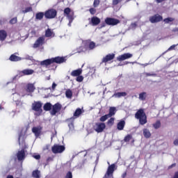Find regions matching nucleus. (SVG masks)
Returning a JSON list of instances; mask_svg holds the SVG:
<instances>
[{
	"instance_id": "37",
	"label": "nucleus",
	"mask_w": 178,
	"mask_h": 178,
	"mask_svg": "<svg viewBox=\"0 0 178 178\" xmlns=\"http://www.w3.org/2000/svg\"><path fill=\"white\" fill-rule=\"evenodd\" d=\"M86 44L88 45L89 49H94L95 48V42L88 41Z\"/></svg>"
},
{
	"instance_id": "63",
	"label": "nucleus",
	"mask_w": 178,
	"mask_h": 178,
	"mask_svg": "<svg viewBox=\"0 0 178 178\" xmlns=\"http://www.w3.org/2000/svg\"><path fill=\"white\" fill-rule=\"evenodd\" d=\"M18 140H19V145H20V140H22V136H21V135H19V138H18Z\"/></svg>"
},
{
	"instance_id": "32",
	"label": "nucleus",
	"mask_w": 178,
	"mask_h": 178,
	"mask_svg": "<svg viewBox=\"0 0 178 178\" xmlns=\"http://www.w3.org/2000/svg\"><path fill=\"white\" fill-rule=\"evenodd\" d=\"M143 136L145 137V138H149L151 137V132H149V130L147 129H143Z\"/></svg>"
},
{
	"instance_id": "26",
	"label": "nucleus",
	"mask_w": 178,
	"mask_h": 178,
	"mask_svg": "<svg viewBox=\"0 0 178 178\" xmlns=\"http://www.w3.org/2000/svg\"><path fill=\"white\" fill-rule=\"evenodd\" d=\"M7 36L8 33L5 31H0V41H5Z\"/></svg>"
},
{
	"instance_id": "56",
	"label": "nucleus",
	"mask_w": 178,
	"mask_h": 178,
	"mask_svg": "<svg viewBox=\"0 0 178 178\" xmlns=\"http://www.w3.org/2000/svg\"><path fill=\"white\" fill-rule=\"evenodd\" d=\"M138 65H140V66H144V67H145V66H148V65H151V63H145V64L138 63Z\"/></svg>"
},
{
	"instance_id": "53",
	"label": "nucleus",
	"mask_w": 178,
	"mask_h": 178,
	"mask_svg": "<svg viewBox=\"0 0 178 178\" xmlns=\"http://www.w3.org/2000/svg\"><path fill=\"white\" fill-rule=\"evenodd\" d=\"M22 59H26L27 60H33V56H26L25 58Z\"/></svg>"
},
{
	"instance_id": "7",
	"label": "nucleus",
	"mask_w": 178,
	"mask_h": 178,
	"mask_svg": "<svg viewBox=\"0 0 178 178\" xmlns=\"http://www.w3.org/2000/svg\"><path fill=\"white\" fill-rule=\"evenodd\" d=\"M45 44V36L39 37L33 45V48H40Z\"/></svg>"
},
{
	"instance_id": "58",
	"label": "nucleus",
	"mask_w": 178,
	"mask_h": 178,
	"mask_svg": "<svg viewBox=\"0 0 178 178\" xmlns=\"http://www.w3.org/2000/svg\"><path fill=\"white\" fill-rule=\"evenodd\" d=\"M176 166V163H173L168 167V169H172V168H175Z\"/></svg>"
},
{
	"instance_id": "46",
	"label": "nucleus",
	"mask_w": 178,
	"mask_h": 178,
	"mask_svg": "<svg viewBox=\"0 0 178 178\" xmlns=\"http://www.w3.org/2000/svg\"><path fill=\"white\" fill-rule=\"evenodd\" d=\"M16 23H17V18L16 17H14L10 20V24H16Z\"/></svg>"
},
{
	"instance_id": "52",
	"label": "nucleus",
	"mask_w": 178,
	"mask_h": 178,
	"mask_svg": "<svg viewBox=\"0 0 178 178\" xmlns=\"http://www.w3.org/2000/svg\"><path fill=\"white\" fill-rule=\"evenodd\" d=\"M122 0H113V5L115 6L118 5L120 2H121Z\"/></svg>"
},
{
	"instance_id": "10",
	"label": "nucleus",
	"mask_w": 178,
	"mask_h": 178,
	"mask_svg": "<svg viewBox=\"0 0 178 178\" xmlns=\"http://www.w3.org/2000/svg\"><path fill=\"white\" fill-rule=\"evenodd\" d=\"M62 109V105L59 103H57L54 104L52 106V110L50 112L51 116H55L58 113L60 112V110Z\"/></svg>"
},
{
	"instance_id": "54",
	"label": "nucleus",
	"mask_w": 178,
	"mask_h": 178,
	"mask_svg": "<svg viewBox=\"0 0 178 178\" xmlns=\"http://www.w3.org/2000/svg\"><path fill=\"white\" fill-rule=\"evenodd\" d=\"M33 158H35V159H41V156H40V154L38 155H33Z\"/></svg>"
},
{
	"instance_id": "11",
	"label": "nucleus",
	"mask_w": 178,
	"mask_h": 178,
	"mask_svg": "<svg viewBox=\"0 0 178 178\" xmlns=\"http://www.w3.org/2000/svg\"><path fill=\"white\" fill-rule=\"evenodd\" d=\"M132 57H133V54L130 53H125L124 54L118 56L117 57V60H119V62H122L123 60H126V59H130V58H132Z\"/></svg>"
},
{
	"instance_id": "34",
	"label": "nucleus",
	"mask_w": 178,
	"mask_h": 178,
	"mask_svg": "<svg viewBox=\"0 0 178 178\" xmlns=\"http://www.w3.org/2000/svg\"><path fill=\"white\" fill-rule=\"evenodd\" d=\"M143 74L145 77H149V76L156 77L157 76V74L154 72H144L143 73Z\"/></svg>"
},
{
	"instance_id": "31",
	"label": "nucleus",
	"mask_w": 178,
	"mask_h": 178,
	"mask_svg": "<svg viewBox=\"0 0 178 178\" xmlns=\"http://www.w3.org/2000/svg\"><path fill=\"white\" fill-rule=\"evenodd\" d=\"M138 98H139L140 101H145V99H147V92H143L140 93Z\"/></svg>"
},
{
	"instance_id": "22",
	"label": "nucleus",
	"mask_w": 178,
	"mask_h": 178,
	"mask_svg": "<svg viewBox=\"0 0 178 178\" xmlns=\"http://www.w3.org/2000/svg\"><path fill=\"white\" fill-rule=\"evenodd\" d=\"M124 126H126V122L124 120H120L118 124H117V129L119 131L123 130L124 129Z\"/></svg>"
},
{
	"instance_id": "49",
	"label": "nucleus",
	"mask_w": 178,
	"mask_h": 178,
	"mask_svg": "<svg viewBox=\"0 0 178 178\" xmlns=\"http://www.w3.org/2000/svg\"><path fill=\"white\" fill-rule=\"evenodd\" d=\"M65 178H73V175L72 174V172L69 171L66 174Z\"/></svg>"
},
{
	"instance_id": "16",
	"label": "nucleus",
	"mask_w": 178,
	"mask_h": 178,
	"mask_svg": "<svg viewBox=\"0 0 178 178\" xmlns=\"http://www.w3.org/2000/svg\"><path fill=\"white\" fill-rule=\"evenodd\" d=\"M115 59V54H108L105 57H104L102 60V63H106L111 60Z\"/></svg>"
},
{
	"instance_id": "13",
	"label": "nucleus",
	"mask_w": 178,
	"mask_h": 178,
	"mask_svg": "<svg viewBox=\"0 0 178 178\" xmlns=\"http://www.w3.org/2000/svg\"><path fill=\"white\" fill-rule=\"evenodd\" d=\"M34 71L30 69H26L22 71H20L18 74L19 77H23V76H30V74H33Z\"/></svg>"
},
{
	"instance_id": "27",
	"label": "nucleus",
	"mask_w": 178,
	"mask_h": 178,
	"mask_svg": "<svg viewBox=\"0 0 178 178\" xmlns=\"http://www.w3.org/2000/svg\"><path fill=\"white\" fill-rule=\"evenodd\" d=\"M22 58L15 54L11 55L10 57V60H11L12 62H19V60H22Z\"/></svg>"
},
{
	"instance_id": "51",
	"label": "nucleus",
	"mask_w": 178,
	"mask_h": 178,
	"mask_svg": "<svg viewBox=\"0 0 178 178\" xmlns=\"http://www.w3.org/2000/svg\"><path fill=\"white\" fill-rule=\"evenodd\" d=\"M176 47H177V44H173L170 47H169L167 51H173V49H175Z\"/></svg>"
},
{
	"instance_id": "25",
	"label": "nucleus",
	"mask_w": 178,
	"mask_h": 178,
	"mask_svg": "<svg viewBox=\"0 0 178 178\" xmlns=\"http://www.w3.org/2000/svg\"><path fill=\"white\" fill-rule=\"evenodd\" d=\"M75 119L76 118L74 117H72L71 118L67 120V122H70L68 123V127L70 130H73L74 129V124H73V122H74Z\"/></svg>"
},
{
	"instance_id": "20",
	"label": "nucleus",
	"mask_w": 178,
	"mask_h": 178,
	"mask_svg": "<svg viewBox=\"0 0 178 178\" xmlns=\"http://www.w3.org/2000/svg\"><path fill=\"white\" fill-rule=\"evenodd\" d=\"M126 95H127V93H126V92H115L111 96V98H122V97H126Z\"/></svg>"
},
{
	"instance_id": "9",
	"label": "nucleus",
	"mask_w": 178,
	"mask_h": 178,
	"mask_svg": "<svg viewBox=\"0 0 178 178\" xmlns=\"http://www.w3.org/2000/svg\"><path fill=\"white\" fill-rule=\"evenodd\" d=\"M119 23H120V21L118 19L107 17L105 19V24L108 26H116Z\"/></svg>"
},
{
	"instance_id": "4",
	"label": "nucleus",
	"mask_w": 178,
	"mask_h": 178,
	"mask_svg": "<svg viewBox=\"0 0 178 178\" xmlns=\"http://www.w3.org/2000/svg\"><path fill=\"white\" fill-rule=\"evenodd\" d=\"M42 108V103L40 102H35L32 104V110L37 112L35 113L36 116H40L42 113V108Z\"/></svg>"
},
{
	"instance_id": "38",
	"label": "nucleus",
	"mask_w": 178,
	"mask_h": 178,
	"mask_svg": "<svg viewBox=\"0 0 178 178\" xmlns=\"http://www.w3.org/2000/svg\"><path fill=\"white\" fill-rule=\"evenodd\" d=\"M65 95L67 98H72V97L73 96V92H72V90L68 89L65 92Z\"/></svg>"
},
{
	"instance_id": "33",
	"label": "nucleus",
	"mask_w": 178,
	"mask_h": 178,
	"mask_svg": "<svg viewBox=\"0 0 178 178\" xmlns=\"http://www.w3.org/2000/svg\"><path fill=\"white\" fill-rule=\"evenodd\" d=\"M44 111H48L52 109V104L51 103H46L43 106Z\"/></svg>"
},
{
	"instance_id": "6",
	"label": "nucleus",
	"mask_w": 178,
	"mask_h": 178,
	"mask_svg": "<svg viewBox=\"0 0 178 178\" xmlns=\"http://www.w3.org/2000/svg\"><path fill=\"white\" fill-rule=\"evenodd\" d=\"M106 125L104 122H97L93 126V130L96 131V133H102L104 130H105Z\"/></svg>"
},
{
	"instance_id": "39",
	"label": "nucleus",
	"mask_w": 178,
	"mask_h": 178,
	"mask_svg": "<svg viewBox=\"0 0 178 178\" xmlns=\"http://www.w3.org/2000/svg\"><path fill=\"white\" fill-rule=\"evenodd\" d=\"M173 20H175V19H173V18H172V17H168V18L164 19L163 22H164L166 24H169V23H172V22H173Z\"/></svg>"
},
{
	"instance_id": "17",
	"label": "nucleus",
	"mask_w": 178,
	"mask_h": 178,
	"mask_svg": "<svg viewBox=\"0 0 178 178\" xmlns=\"http://www.w3.org/2000/svg\"><path fill=\"white\" fill-rule=\"evenodd\" d=\"M17 158L18 161H24V158H26V152H24V149H22L17 152Z\"/></svg>"
},
{
	"instance_id": "55",
	"label": "nucleus",
	"mask_w": 178,
	"mask_h": 178,
	"mask_svg": "<svg viewBox=\"0 0 178 178\" xmlns=\"http://www.w3.org/2000/svg\"><path fill=\"white\" fill-rule=\"evenodd\" d=\"M174 145L177 146L178 145V138L175 139L173 142Z\"/></svg>"
},
{
	"instance_id": "40",
	"label": "nucleus",
	"mask_w": 178,
	"mask_h": 178,
	"mask_svg": "<svg viewBox=\"0 0 178 178\" xmlns=\"http://www.w3.org/2000/svg\"><path fill=\"white\" fill-rule=\"evenodd\" d=\"M109 116H108L107 115H103L99 118L100 122H105L108 119H109Z\"/></svg>"
},
{
	"instance_id": "15",
	"label": "nucleus",
	"mask_w": 178,
	"mask_h": 178,
	"mask_svg": "<svg viewBox=\"0 0 178 178\" xmlns=\"http://www.w3.org/2000/svg\"><path fill=\"white\" fill-rule=\"evenodd\" d=\"M51 61L53 63H63L66 62V58L59 56L56 58H51Z\"/></svg>"
},
{
	"instance_id": "5",
	"label": "nucleus",
	"mask_w": 178,
	"mask_h": 178,
	"mask_svg": "<svg viewBox=\"0 0 178 178\" xmlns=\"http://www.w3.org/2000/svg\"><path fill=\"white\" fill-rule=\"evenodd\" d=\"M58 15V11L54 8L49 9L44 12V17L46 19H55Z\"/></svg>"
},
{
	"instance_id": "45",
	"label": "nucleus",
	"mask_w": 178,
	"mask_h": 178,
	"mask_svg": "<svg viewBox=\"0 0 178 178\" xmlns=\"http://www.w3.org/2000/svg\"><path fill=\"white\" fill-rule=\"evenodd\" d=\"M131 30H136L137 29V22L132 23L130 26Z\"/></svg>"
},
{
	"instance_id": "59",
	"label": "nucleus",
	"mask_w": 178,
	"mask_h": 178,
	"mask_svg": "<svg viewBox=\"0 0 178 178\" xmlns=\"http://www.w3.org/2000/svg\"><path fill=\"white\" fill-rule=\"evenodd\" d=\"M172 31L174 33H177L178 32V28H175L174 29H172Z\"/></svg>"
},
{
	"instance_id": "44",
	"label": "nucleus",
	"mask_w": 178,
	"mask_h": 178,
	"mask_svg": "<svg viewBox=\"0 0 178 178\" xmlns=\"http://www.w3.org/2000/svg\"><path fill=\"white\" fill-rule=\"evenodd\" d=\"M113 123H115V118H110L107 122V124L111 126L113 125Z\"/></svg>"
},
{
	"instance_id": "18",
	"label": "nucleus",
	"mask_w": 178,
	"mask_h": 178,
	"mask_svg": "<svg viewBox=\"0 0 178 178\" xmlns=\"http://www.w3.org/2000/svg\"><path fill=\"white\" fill-rule=\"evenodd\" d=\"M41 130H42V127H41L40 126L34 127L32 129V131L35 134V137L40 136V135L41 134Z\"/></svg>"
},
{
	"instance_id": "14",
	"label": "nucleus",
	"mask_w": 178,
	"mask_h": 178,
	"mask_svg": "<svg viewBox=\"0 0 178 178\" xmlns=\"http://www.w3.org/2000/svg\"><path fill=\"white\" fill-rule=\"evenodd\" d=\"M35 90V86H34V84L28 83L26 85V92H29V93H26V94H29V95L32 96L31 93L34 92Z\"/></svg>"
},
{
	"instance_id": "57",
	"label": "nucleus",
	"mask_w": 178,
	"mask_h": 178,
	"mask_svg": "<svg viewBox=\"0 0 178 178\" xmlns=\"http://www.w3.org/2000/svg\"><path fill=\"white\" fill-rule=\"evenodd\" d=\"M51 88H52V90H55V88H56V83H53Z\"/></svg>"
},
{
	"instance_id": "41",
	"label": "nucleus",
	"mask_w": 178,
	"mask_h": 178,
	"mask_svg": "<svg viewBox=\"0 0 178 178\" xmlns=\"http://www.w3.org/2000/svg\"><path fill=\"white\" fill-rule=\"evenodd\" d=\"M29 12H33V8L32 7L26 8L25 10H22L23 13H29Z\"/></svg>"
},
{
	"instance_id": "8",
	"label": "nucleus",
	"mask_w": 178,
	"mask_h": 178,
	"mask_svg": "<svg viewBox=\"0 0 178 178\" xmlns=\"http://www.w3.org/2000/svg\"><path fill=\"white\" fill-rule=\"evenodd\" d=\"M51 151L53 154H62L63 151H65V146L59 145H54L51 147Z\"/></svg>"
},
{
	"instance_id": "60",
	"label": "nucleus",
	"mask_w": 178,
	"mask_h": 178,
	"mask_svg": "<svg viewBox=\"0 0 178 178\" xmlns=\"http://www.w3.org/2000/svg\"><path fill=\"white\" fill-rule=\"evenodd\" d=\"M47 161H48V162H49L50 161H54V159L52 157H49L47 159Z\"/></svg>"
},
{
	"instance_id": "29",
	"label": "nucleus",
	"mask_w": 178,
	"mask_h": 178,
	"mask_svg": "<svg viewBox=\"0 0 178 178\" xmlns=\"http://www.w3.org/2000/svg\"><path fill=\"white\" fill-rule=\"evenodd\" d=\"M55 34L54 33V31L51 30L50 29H48L45 31V37L49 38V37H54Z\"/></svg>"
},
{
	"instance_id": "23",
	"label": "nucleus",
	"mask_w": 178,
	"mask_h": 178,
	"mask_svg": "<svg viewBox=\"0 0 178 178\" xmlns=\"http://www.w3.org/2000/svg\"><path fill=\"white\" fill-rule=\"evenodd\" d=\"M52 58L47 59L40 62L41 66H49V65H52Z\"/></svg>"
},
{
	"instance_id": "24",
	"label": "nucleus",
	"mask_w": 178,
	"mask_h": 178,
	"mask_svg": "<svg viewBox=\"0 0 178 178\" xmlns=\"http://www.w3.org/2000/svg\"><path fill=\"white\" fill-rule=\"evenodd\" d=\"M82 72H83V70L81 69L74 70L72 72L71 76H72V77H77L80 76V74H81Z\"/></svg>"
},
{
	"instance_id": "19",
	"label": "nucleus",
	"mask_w": 178,
	"mask_h": 178,
	"mask_svg": "<svg viewBox=\"0 0 178 178\" xmlns=\"http://www.w3.org/2000/svg\"><path fill=\"white\" fill-rule=\"evenodd\" d=\"M99 23H101V19L97 17H92L90 22L92 26H98Z\"/></svg>"
},
{
	"instance_id": "3",
	"label": "nucleus",
	"mask_w": 178,
	"mask_h": 178,
	"mask_svg": "<svg viewBox=\"0 0 178 178\" xmlns=\"http://www.w3.org/2000/svg\"><path fill=\"white\" fill-rule=\"evenodd\" d=\"M108 167L107 168V171L104 175V178H113V172L116 170V164H111L109 161L107 162Z\"/></svg>"
},
{
	"instance_id": "21",
	"label": "nucleus",
	"mask_w": 178,
	"mask_h": 178,
	"mask_svg": "<svg viewBox=\"0 0 178 178\" xmlns=\"http://www.w3.org/2000/svg\"><path fill=\"white\" fill-rule=\"evenodd\" d=\"M20 95H21V97H26V95H30V94H26V93H24V92H20L19 95L17 94V93L13 94L14 101H19V99H20Z\"/></svg>"
},
{
	"instance_id": "47",
	"label": "nucleus",
	"mask_w": 178,
	"mask_h": 178,
	"mask_svg": "<svg viewBox=\"0 0 178 178\" xmlns=\"http://www.w3.org/2000/svg\"><path fill=\"white\" fill-rule=\"evenodd\" d=\"M83 80H84V77H83V76L79 75L76 77V81H78L79 83H81V81H83Z\"/></svg>"
},
{
	"instance_id": "43",
	"label": "nucleus",
	"mask_w": 178,
	"mask_h": 178,
	"mask_svg": "<svg viewBox=\"0 0 178 178\" xmlns=\"http://www.w3.org/2000/svg\"><path fill=\"white\" fill-rule=\"evenodd\" d=\"M154 129H159L161 127V121H156L154 124H153Z\"/></svg>"
},
{
	"instance_id": "1",
	"label": "nucleus",
	"mask_w": 178,
	"mask_h": 178,
	"mask_svg": "<svg viewBox=\"0 0 178 178\" xmlns=\"http://www.w3.org/2000/svg\"><path fill=\"white\" fill-rule=\"evenodd\" d=\"M135 118L138 119L140 124L144 125L147 123V115L143 109H140L136 113Z\"/></svg>"
},
{
	"instance_id": "42",
	"label": "nucleus",
	"mask_w": 178,
	"mask_h": 178,
	"mask_svg": "<svg viewBox=\"0 0 178 178\" xmlns=\"http://www.w3.org/2000/svg\"><path fill=\"white\" fill-rule=\"evenodd\" d=\"M131 138H133V136H131V135H127L124 137V141H125V143H129V141H130Z\"/></svg>"
},
{
	"instance_id": "36",
	"label": "nucleus",
	"mask_w": 178,
	"mask_h": 178,
	"mask_svg": "<svg viewBox=\"0 0 178 178\" xmlns=\"http://www.w3.org/2000/svg\"><path fill=\"white\" fill-rule=\"evenodd\" d=\"M81 113H83L81 108H76V110L74 113V118H79V116H80Z\"/></svg>"
},
{
	"instance_id": "62",
	"label": "nucleus",
	"mask_w": 178,
	"mask_h": 178,
	"mask_svg": "<svg viewBox=\"0 0 178 178\" xmlns=\"http://www.w3.org/2000/svg\"><path fill=\"white\" fill-rule=\"evenodd\" d=\"M105 26H106V24L103 23V24H102V26H100V29H102L103 27H105Z\"/></svg>"
},
{
	"instance_id": "35",
	"label": "nucleus",
	"mask_w": 178,
	"mask_h": 178,
	"mask_svg": "<svg viewBox=\"0 0 178 178\" xmlns=\"http://www.w3.org/2000/svg\"><path fill=\"white\" fill-rule=\"evenodd\" d=\"M40 175H41V172L38 170H34L32 173V176L34 178H40Z\"/></svg>"
},
{
	"instance_id": "50",
	"label": "nucleus",
	"mask_w": 178,
	"mask_h": 178,
	"mask_svg": "<svg viewBox=\"0 0 178 178\" xmlns=\"http://www.w3.org/2000/svg\"><path fill=\"white\" fill-rule=\"evenodd\" d=\"M89 12L91 15H95L97 10H95L94 8H92L89 10Z\"/></svg>"
},
{
	"instance_id": "64",
	"label": "nucleus",
	"mask_w": 178,
	"mask_h": 178,
	"mask_svg": "<svg viewBox=\"0 0 178 178\" xmlns=\"http://www.w3.org/2000/svg\"><path fill=\"white\" fill-rule=\"evenodd\" d=\"M6 178H14L13 175H8Z\"/></svg>"
},
{
	"instance_id": "61",
	"label": "nucleus",
	"mask_w": 178,
	"mask_h": 178,
	"mask_svg": "<svg viewBox=\"0 0 178 178\" xmlns=\"http://www.w3.org/2000/svg\"><path fill=\"white\" fill-rule=\"evenodd\" d=\"M127 175V173L124 172V174L122 175V178L126 177Z\"/></svg>"
},
{
	"instance_id": "2",
	"label": "nucleus",
	"mask_w": 178,
	"mask_h": 178,
	"mask_svg": "<svg viewBox=\"0 0 178 178\" xmlns=\"http://www.w3.org/2000/svg\"><path fill=\"white\" fill-rule=\"evenodd\" d=\"M64 15L66 16L67 20H69L68 26L70 27L73 20H74V13L69 8H66L64 10Z\"/></svg>"
},
{
	"instance_id": "30",
	"label": "nucleus",
	"mask_w": 178,
	"mask_h": 178,
	"mask_svg": "<svg viewBox=\"0 0 178 178\" xmlns=\"http://www.w3.org/2000/svg\"><path fill=\"white\" fill-rule=\"evenodd\" d=\"M44 16H45V13L42 12L38 13L35 15V19L36 20H42V19L44 18Z\"/></svg>"
},
{
	"instance_id": "28",
	"label": "nucleus",
	"mask_w": 178,
	"mask_h": 178,
	"mask_svg": "<svg viewBox=\"0 0 178 178\" xmlns=\"http://www.w3.org/2000/svg\"><path fill=\"white\" fill-rule=\"evenodd\" d=\"M115 113H116V108L115 107H110L109 108V113L108 115V117L112 118V116L115 115Z\"/></svg>"
},
{
	"instance_id": "48",
	"label": "nucleus",
	"mask_w": 178,
	"mask_h": 178,
	"mask_svg": "<svg viewBox=\"0 0 178 178\" xmlns=\"http://www.w3.org/2000/svg\"><path fill=\"white\" fill-rule=\"evenodd\" d=\"M99 5V0H94L93 6L94 8H98Z\"/></svg>"
},
{
	"instance_id": "12",
	"label": "nucleus",
	"mask_w": 178,
	"mask_h": 178,
	"mask_svg": "<svg viewBox=\"0 0 178 178\" xmlns=\"http://www.w3.org/2000/svg\"><path fill=\"white\" fill-rule=\"evenodd\" d=\"M162 19V16L159 15V14H156L149 17V22L150 23H158L161 22Z\"/></svg>"
}]
</instances>
